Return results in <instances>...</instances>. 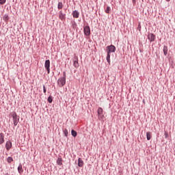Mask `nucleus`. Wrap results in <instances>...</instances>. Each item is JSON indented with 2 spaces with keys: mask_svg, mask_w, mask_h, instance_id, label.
Returning <instances> with one entry per match:
<instances>
[{
  "mask_svg": "<svg viewBox=\"0 0 175 175\" xmlns=\"http://www.w3.org/2000/svg\"><path fill=\"white\" fill-rule=\"evenodd\" d=\"M64 77H61L57 80V83L59 87H64V84L66 83V72H63Z\"/></svg>",
  "mask_w": 175,
  "mask_h": 175,
  "instance_id": "nucleus-1",
  "label": "nucleus"
},
{
  "mask_svg": "<svg viewBox=\"0 0 175 175\" xmlns=\"http://www.w3.org/2000/svg\"><path fill=\"white\" fill-rule=\"evenodd\" d=\"M107 54L116 52V46L114 45H109L106 48Z\"/></svg>",
  "mask_w": 175,
  "mask_h": 175,
  "instance_id": "nucleus-2",
  "label": "nucleus"
},
{
  "mask_svg": "<svg viewBox=\"0 0 175 175\" xmlns=\"http://www.w3.org/2000/svg\"><path fill=\"white\" fill-rule=\"evenodd\" d=\"M83 32L86 36H90V35H91V29L90 28V26H85L83 28Z\"/></svg>",
  "mask_w": 175,
  "mask_h": 175,
  "instance_id": "nucleus-3",
  "label": "nucleus"
},
{
  "mask_svg": "<svg viewBox=\"0 0 175 175\" xmlns=\"http://www.w3.org/2000/svg\"><path fill=\"white\" fill-rule=\"evenodd\" d=\"M98 116L99 120H102V118H103V117H105V116H103V109H102V107H98Z\"/></svg>",
  "mask_w": 175,
  "mask_h": 175,
  "instance_id": "nucleus-4",
  "label": "nucleus"
},
{
  "mask_svg": "<svg viewBox=\"0 0 175 175\" xmlns=\"http://www.w3.org/2000/svg\"><path fill=\"white\" fill-rule=\"evenodd\" d=\"M14 125V126H17V124H18V118H17V113H14L12 115Z\"/></svg>",
  "mask_w": 175,
  "mask_h": 175,
  "instance_id": "nucleus-5",
  "label": "nucleus"
},
{
  "mask_svg": "<svg viewBox=\"0 0 175 175\" xmlns=\"http://www.w3.org/2000/svg\"><path fill=\"white\" fill-rule=\"evenodd\" d=\"M44 66L48 73H50V60L48 59L45 61Z\"/></svg>",
  "mask_w": 175,
  "mask_h": 175,
  "instance_id": "nucleus-6",
  "label": "nucleus"
},
{
  "mask_svg": "<svg viewBox=\"0 0 175 175\" xmlns=\"http://www.w3.org/2000/svg\"><path fill=\"white\" fill-rule=\"evenodd\" d=\"M5 143V135H3V133H0V146L1 144H3Z\"/></svg>",
  "mask_w": 175,
  "mask_h": 175,
  "instance_id": "nucleus-7",
  "label": "nucleus"
},
{
  "mask_svg": "<svg viewBox=\"0 0 175 175\" xmlns=\"http://www.w3.org/2000/svg\"><path fill=\"white\" fill-rule=\"evenodd\" d=\"M59 18H60V20H62V21H64V20H65V18H66L65 14H64V12H62V11H59Z\"/></svg>",
  "mask_w": 175,
  "mask_h": 175,
  "instance_id": "nucleus-8",
  "label": "nucleus"
},
{
  "mask_svg": "<svg viewBox=\"0 0 175 175\" xmlns=\"http://www.w3.org/2000/svg\"><path fill=\"white\" fill-rule=\"evenodd\" d=\"M5 148L8 151L12 148V142L8 141L5 144Z\"/></svg>",
  "mask_w": 175,
  "mask_h": 175,
  "instance_id": "nucleus-9",
  "label": "nucleus"
},
{
  "mask_svg": "<svg viewBox=\"0 0 175 175\" xmlns=\"http://www.w3.org/2000/svg\"><path fill=\"white\" fill-rule=\"evenodd\" d=\"M78 166L79 167H83V166H84V161L83 159H81V158H79L78 159Z\"/></svg>",
  "mask_w": 175,
  "mask_h": 175,
  "instance_id": "nucleus-10",
  "label": "nucleus"
},
{
  "mask_svg": "<svg viewBox=\"0 0 175 175\" xmlns=\"http://www.w3.org/2000/svg\"><path fill=\"white\" fill-rule=\"evenodd\" d=\"M148 39L150 42H154V40H155V36H154V34H152V33H150V34L148 35Z\"/></svg>",
  "mask_w": 175,
  "mask_h": 175,
  "instance_id": "nucleus-11",
  "label": "nucleus"
},
{
  "mask_svg": "<svg viewBox=\"0 0 175 175\" xmlns=\"http://www.w3.org/2000/svg\"><path fill=\"white\" fill-rule=\"evenodd\" d=\"M72 16L75 18H79V16H80V13H79L77 10L73 11Z\"/></svg>",
  "mask_w": 175,
  "mask_h": 175,
  "instance_id": "nucleus-12",
  "label": "nucleus"
},
{
  "mask_svg": "<svg viewBox=\"0 0 175 175\" xmlns=\"http://www.w3.org/2000/svg\"><path fill=\"white\" fill-rule=\"evenodd\" d=\"M18 172L19 174H22L23 172H24V170H23V165L21 163H20L18 167Z\"/></svg>",
  "mask_w": 175,
  "mask_h": 175,
  "instance_id": "nucleus-13",
  "label": "nucleus"
},
{
  "mask_svg": "<svg viewBox=\"0 0 175 175\" xmlns=\"http://www.w3.org/2000/svg\"><path fill=\"white\" fill-rule=\"evenodd\" d=\"M75 68H77L79 66V60L77 58H75L74 59V64H73Z\"/></svg>",
  "mask_w": 175,
  "mask_h": 175,
  "instance_id": "nucleus-14",
  "label": "nucleus"
},
{
  "mask_svg": "<svg viewBox=\"0 0 175 175\" xmlns=\"http://www.w3.org/2000/svg\"><path fill=\"white\" fill-rule=\"evenodd\" d=\"M152 133L151 132H147L146 133V139L147 140H151V137H152Z\"/></svg>",
  "mask_w": 175,
  "mask_h": 175,
  "instance_id": "nucleus-15",
  "label": "nucleus"
},
{
  "mask_svg": "<svg viewBox=\"0 0 175 175\" xmlns=\"http://www.w3.org/2000/svg\"><path fill=\"white\" fill-rule=\"evenodd\" d=\"M57 163L59 165V166H62V158L59 157L57 160Z\"/></svg>",
  "mask_w": 175,
  "mask_h": 175,
  "instance_id": "nucleus-16",
  "label": "nucleus"
},
{
  "mask_svg": "<svg viewBox=\"0 0 175 175\" xmlns=\"http://www.w3.org/2000/svg\"><path fill=\"white\" fill-rule=\"evenodd\" d=\"M9 15L8 14H4V16H3V19L4 20V21H5V23H8V21H9Z\"/></svg>",
  "mask_w": 175,
  "mask_h": 175,
  "instance_id": "nucleus-17",
  "label": "nucleus"
},
{
  "mask_svg": "<svg viewBox=\"0 0 175 175\" xmlns=\"http://www.w3.org/2000/svg\"><path fill=\"white\" fill-rule=\"evenodd\" d=\"M163 51V54H164V55H167V51H168V50H167V46H164Z\"/></svg>",
  "mask_w": 175,
  "mask_h": 175,
  "instance_id": "nucleus-18",
  "label": "nucleus"
},
{
  "mask_svg": "<svg viewBox=\"0 0 175 175\" xmlns=\"http://www.w3.org/2000/svg\"><path fill=\"white\" fill-rule=\"evenodd\" d=\"M71 135L73 136V137H76V136H77V132L75 130H72Z\"/></svg>",
  "mask_w": 175,
  "mask_h": 175,
  "instance_id": "nucleus-19",
  "label": "nucleus"
},
{
  "mask_svg": "<svg viewBox=\"0 0 175 175\" xmlns=\"http://www.w3.org/2000/svg\"><path fill=\"white\" fill-rule=\"evenodd\" d=\"M62 8H64V4L62 3V2H59L57 5V8L59 10H61L62 9Z\"/></svg>",
  "mask_w": 175,
  "mask_h": 175,
  "instance_id": "nucleus-20",
  "label": "nucleus"
},
{
  "mask_svg": "<svg viewBox=\"0 0 175 175\" xmlns=\"http://www.w3.org/2000/svg\"><path fill=\"white\" fill-rule=\"evenodd\" d=\"M7 161L8 162V163H12V162H13V158L10 157H8Z\"/></svg>",
  "mask_w": 175,
  "mask_h": 175,
  "instance_id": "nucleus-21",
  "label": "nucleus"
},
{
  "mask_svg": "<svg viewBox=\"0 0 175 175\" xmlns=\"http://www.w3.org/2000/svg\"><path fill=\"white\" fill-rule=\"evenodd\" d=\"M107 61L109 65H110V53H107Z\"/></svg>",
  "mask_w": 175,
  "mask_h": 175,
  "instance_id": "nucleus-22",
  "label": "nucleus"
},
{
  "mask_svg": "<svg viewBox=\"0 0 175 175\" xmlns=\"http://www.w3.org/2000/svg\"><path fill=\"white\" fill-rule=\"evenodd\" d=\"M48 102L49 103H52L53 102V97L51 96H50L49 98H48Z\"/></svg>",
  "mask_w": 175,
  "mask_h": 175,
  "instance_id": "nucleus-23",
  "label": "nucleus"
},
{
  "mask_svg": "<svg viewBox=\"0 0 175 175\" xmlns=\"http://www.w3.org/2000/svg\"><path fill=\"white\" fill-rule=\"evenodd\" d=\"M64 133L66 137H68V135H69V132H68V130L65 129L64 131Z\"/></svg>",
  "mask_w": 175,
  "mask_h": 175,
  "instance_id": "nucleus-24",
  "label": "nucleus"
},
{
  "mask_svg": "<svg viewBox=\"0 0 175 175\" xmlns=\"http://www.w3.org/2000/svg\"><path fill=\"white\" fill-rule=\"evenodd\" d=\"M105 13H110V7L107 6L106 10H105Z\"/></svg>",
  "mask_w": 175,
  "mask_h": 175,
  "instance_id": "nucleus-25",
  "label": "nucleus"
},
{
  "mask_svg": "<svg viewBox=\"0 0 175 175\" xmlns=\"http://www.w3.org/2000/svg\"><path fill=\"white\" fill-rule=\"evenodd\" d=\"M6 2V0H0V5H3Z\"/></svg>",
  "mask_w": 175,
  "mask_h": 175,
  "instance_id": "nucleus-26",
  "label": "nucleus"
},
{
  "mask_svg": "<svg viewBox=\"0 0 175 175\" xmlns=\"http://www.w3.org/2000/svg\"><path fill=\"white\" fill-rule=\"evenodd\" d=\"M165 139H167V137H169V133H167V132H165Z\"/></svg>",
  "mask_w": 175,
  "mask_h": 175,
  "instance_id": "nucleus-27",
  "label": "nucleus"
},
{
  "mask_svg": "<svg viewBox=\"0 0 175 175\" xmlns=\"http://www.w3.org/2000/svg\"><path fill=\"white\" fill-rule=\"evenodd\" d=\"M137 29L139 31H142V25H140V23L138 25Z\"/></svg>",
  "mask_w": 175,
  "mask_h": 175,
  "instance_id": "nucleus-28",
  "label": "nucleus"
},
{
  "mask_svg": "<svg viewBox=\"0 0 175 175\" xmlns=\"http://www.w3.org/2000/svg\"><path fill=\"white\" fill-rule=\"evenodd\" d=\"M43 91H44V94H46V86H44V85H43Z\"/></svg>",
  "mask_w": 175,
  "mask_h": 175,
  "instance_id": "nucleus-29",
  "label": "nucleus"
},
{
  "mask_svg": "<svg viewBox=\"0 0 175 175\" xmlns=\"http://www.w3.org/2000/svg\"><path fill=\"white\" fill-rule=\"evenodd\" d=\"M167 2H170V0H166Z\"/></svg>",
  "mask_w": 175,
  "mask_h": 175,
  "instance_id": "nucleus-30",
  "label": "nucleus"
},
{
  "mask_svg": "<svg viewBox=\"0 0 175 175\" xmlns=\"http://www.w3.org/2000/svg\"><path fill=\"white\" fill-rule=\"evenodd\" d=\"M133 2H135V0H133Z\"/></svg>",
  "mask_w": 175,
  "mask_h": 175,
  "instance_id": "nucleus-31",
  "label": "nucleus"
}]
</instances>
